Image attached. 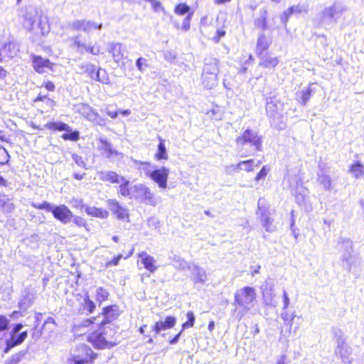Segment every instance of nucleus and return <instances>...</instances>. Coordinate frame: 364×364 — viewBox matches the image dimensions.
<instances>
[{
	"label": "nucleus",
	"mask_w": 364,
	"mask_h": 364,
	"mask_svg": "<svg viewBox=\"0 0 364 364\" xmlns=\"http://www.w3.org/2000/svg\"><path fill=\"white\" fill-rule=\"evenodd\" d=\"M348 11V6L343 1H335L325 6L315 18L316 23L320 27H326L336 23L344 13Z\"/></svg>",
	"instance_id": "obj_1"
},
{
	"label": "nucleus",
	"mask_w": 364,
	"mask_h": 364,
	"mask_svg": "<svg viewBox=\"0 0 364 364\" xmlns=\"http://www.w3.org/2000/svg\"><path fill=\"white\" fill-rule=\"evenodd\" d=\"M257 294L255 288L245 287L238 289L235 294V304L242 307L245 311L251 309V304L255 301Z\"/></svg>",
	"instance_id": "obj_2"
},
{
	"label": "nucleus",
	"mask_w": 364,
	"mask_h": 364,
	"mask_svg": "<svg viewBox=\"0 0 364 364\" xmlns=\"http://www.w3.org/2000/svg\"><path fill=\"white\" fill-rule=\"evenodd\" d=\"M133 191L132 198L139 199L145 203L156 206L157 205V199L149 188L143 183H138L131 187Z\"/></svg>",
	"instance_id": "obj_3"
},
{
	"label": "nucleus",
	"mask_w": 364,
	"mask_h": 364,
	"mask_svg": "<svg viewBox=\"0 0 364 364\" xmlns=\"http://www.w3.org/2000/svg\"><path fill=\"white\" fill-rule=\"evenodd\" d=\"M37 20H38V26L41 30V35L44 36L47 34L50 31L48 23L46 22L43 23L42 21L39 19L36 9L33 8L27 9L23 23L24 27L29 31H33Z\"/></svg>",
	"instance_id": "obj_4"
},
{
	"label": "nucleus",
	"mask_w": 364,
	"mask_h": 364,
	"mask_svg": "<svg viewBox=\"0 0 364 364\" xmlns=\"http://www.w3.org/2000/svg\"><path fill=\"white\" fill-rule=\"evenodd\" d=\"M237 146L241 147L249 144L254 146L256 151H262V139L257 132L252 129L245 130L241 136L236 139Z\"/></svg>",
	"instance_id": "obj_5"
},
{
	"label": "nucleus",
	"mask_w": 364,
	"mask_h": 364,
	"mask_svg": "<svg viewBox=\"0 0 364 364\" xmlns=\"http://www.w3.org/2000/svg\"><path fill=\"white\" fill-rule=\"evenodd\" d=\"M341 248L343 250L341 261L343 267L350 270L352 264L353 242L350 240L342 238L340 240Z\"/></svg>",
	"instance_id": "obj_6"
},
{
	"label": "nucleus",
	"mask_w": 364,
	"mask_h": 364,
	"mask_svg": "<svg viewBox=\"0 0 364 364\" xmlns=\"http://www.w3.org/2000/svg\"><path fill=\"white\" fill-rule=\"evenodd\" d=\"M260 222L262 226L267 232H273L275 230L274 226L272 225L273 220L269 216V208L262 204L261 199L258 201V211Z\"/></svg>",
	"instance_id": "obj_7"
},
{
	"label": "nucleus",
	"mask_w": 364,
	"mask_h": 364,
	"mask_svg": "<svg viewBox=\"0 0 364 364\" xmlns=\"http://www.w3.org/2000/svg\"><path fill=\"white\" fill-rule=\"evenodd\" d=\"M169 173L170 169L167 167L162 166L153 170L150 178L155 182L159 188L164 189L167 187Z\"/></svg>",
	"instance_id": "obj_8"
},
{
	"label": "nucleus",
	"mask_w": 364,
	"mask_h": 364,
	"mask_svg": "<svg viewBox=\"0 0 364 364\" xmlns=\"http://www.w3.org/2000/svg\"><path fill=\"white\" fill-rule=\"evenodd\" d=\"M336 355L339 357L344 364H352L353 359L352 358V348L346 343L340 342V345L336 346L334 350Z\"/></svg>",
	"instance_id": "obj_9"
},
{
	"label": "nucleus",
	"mask_w": 364,
	"mask_h": 364,
	"mask_svg": "<svg viewBox=\"0 0 364 364\" xmlns=\"http://www.w3.org/2000/svg\"><path fill=\"white\" fill-rule=\"evenodd\" d=\"M53 217L63 224L68 223L73 217L72 211L65 205H55L52 212Z\"/></svg>",
	"instance_id": "obj_10"
},
{
	"label": "nucleus",
	"mask_w": 364,
	"mask_h": 364,
	"mask_svg": "<svg viewBox=\"0 0 364 364\" xmlns=\"http://www.w3.org/2000/svg\"><path fill=\"white\" fill-rule=\"evenodd\" d=\"M288 181L289 183V186L292 190H295V195L296 200L299 203H301L304 200V196L306 195V191L302 186V183L299 179L297 176H288Z\"/></svg>",
	"instance_id": "obj_11"
},
{
	"label": "nucleus",
	"mask_w": 364,
	"mask_h": 364,
	"mask_svg": "<svg viewBox=\"0 0 364 364\" xmlns=\"http://www.w3.org/2000/svg\"><path fill=\"white\" fill-rule=\"evenodd\" d=\"M31 58L33 68L37 73H43L46 69H53V63L48 59L36 55H33Z\"/></svg>",
	"instance_id": "obj_12"
},
{
	"label": "nucleus",
	"mask_w": 364,
	"mask_h": 364,
	"mask_svg": "<svg viewBox=\"0 0 364 364\" xmlns=\"http://www.w3.org/2000/svg\"><path fill=\"white\" fill-rule=\"evenodd\" d=\"M70 26L74 30H82L87 33L96 28L102 29V24H97L95 22L86 20H76L72 22Z\"/></svg>",
	"instance_id": "obj_13"
},
{
	"label": "nucleus",
	"mask_w": 364,
	"mask_h": 364,
	"mask_svg": "<svg viewBox=\"0 0 364 364\" xmlns=\"http://www.w3.org/2000/svg\"><path fill=\"white\" fill-rule=\"evenodd\" d=\"M105 332H94L89 337L88 341L97 348L109 347L111 342L107 341Z\"/></svg>",
	"instance_id": "obj_14"
},
{
	"label": "nucleus",
	"mask_w": 364,
	"mask_h": 364,
	"mask_svg": "<svg viewBox=\"0 0 364 364\" xmlns=\"http://www.w3.org/2000/svg\"><path fill=\"white\" fill-rule=\"evenodd\" d=\"M176 323V318L174 316H167L164 321H159L152 326V331L155 334H159L162 331L173 328Z\"/></svg>",
	"instance_id": "obj_15"
},
{
	"label": "nucleus",
	"mask_w": 364,
	"mask_h": 364,
	"mask_svg": "<svg viewBox=\"0 0 364 364\" xmlns=\"http://www.w3.org/2000/svg\"><path fill=\"white\" fill-rule=\"evenodd\" d=\"M138 257L141 259L144 268L149 272H154L157 267L156 266V259L154 257L149 255L146 252L142 251L138 254Z\"/></svg>",
	"instance_id": "obj_16"
},
{
	"label": "nucleus",
	"mask_w": 364,
	"mask_h": 364,
	"mask_svg": "<svg viewBox=\"0 0 364 364\" xmlns=\"http://www.w3.org/2000/svg\"><path fill=\"white\" fill-rule=\"evenodd\" d=\"M260 164V161H255L253 159H250L247 161H242L236 165H232L231 167L237 172L240 170L250 172L254 170V167H259Z\"/></svg>",
	"instance_id": "obj_17"
},
{
	"label": "nucleus",
	"mask_w": 364,
	"mask_h": 364,
	"mask_svg": "<svg viewBox=\"0 0 364 364\" xmlns=\"http://www.w3.org/2000/svg\"><path fill=\"white\" fill-rule=\"evenodd\" d=\"M99 178L102 181H108L112 183H119L124 180V177L112 171H100L97 173Z\"/></svg>",
	"instance_id": "obj_18"
},
{
	"label": "nucleus",
	"mask_w": 364,
	"mask_h": 364,
	"mask_svg": "<svg viewBox=\"0 0 364 364\" xmlns=\"http://www.w3.org/2000/svg\"><path fill=\"white\" fill-rule=\"evenodd\" d=\"M192 278L195 283L204 284L207 280V274L205 269L199 266L191 264Z\"/></svg>",
	"instance_id": "obj_19"
},
{
	"label": "nucleus",
	"mask_w": 364,
	"mask_h": 364,
	"mask_svg": "<svg viewBox=\"0 0 364 364\" xmlns=\"http://www.w3.org/2000/svg\"><path fill=\"white\" fill-rule=\"evenodd\" d=\"M203 72L206 74L214 73L215 75H218L219 60L217 58L212 57L205 58Z\"/></svg>",
	"instance_id": "obj_20"
},
{
	"label": "nucleus",
	"mask_w": 364,
	"mask_h": 364,
	"mask_svg": "<svg viewBox=\"0 0 364 364\" xmlns=\"http://www.w3.org/2000/svg\"><path fill=\"white\" fill-rule=\"evenodd\" d=\"M28 334L26 331L21 332L18 335H11V340L6 341V347L4 350V353H9V351L14 346L21 344L26 338Z\"/></svg>",
	"instance_id": "obj_21"
},
{
	"label": "nucleus",
	"mask_w": 364,
	"mask_h": 364,
	"mask_svg": "<svg viewBox=\"0 0 364 364\" xmlns=\"http://www.w3.org/2000/svg\"><path fill=\"white\" fill-rule=\"evenodd\" d=\"M349 173L355 179L364 178V165L360 161H355L350 166Z\"/></svg>",
	"instance_id": "obj_22"
},
{
	"label": "nucleus",
	"mask_w": 364,
	"mask_h": 364,
	"mask_svg": "<svg viewBox=\"0 0 364 364\" xmlns=\"http://www.w3.org/2000/svg\"><path fill=\"white\" fill-rule=\"evenodd\" d=\"M109 51L112 53L113 59L116 63H119L123 60L124 53L122 43H112L109 46Z\"/></svg>",
	"instance_id": "obj_23"
},
{
	"label": "nucleus",
	"mask_w": 364,
	"mask_h": 364,
	"mask_svg": "<svg viewBox=\"0 0 364 364\" xmlns=\"http://www.w3.org/2000/svg\"><path fill=\"white\" fill-rule=\"evenodd\" d=\"M309 11V6L305 4H299L295 6L289 7L287 11L284 12V16H286V20L289 18L290 16L294 14H302L307 13Z\"/></svg>",
	"instance_id": "obj_24"
},
{
	"label": "nucleus",
	"mask_w": 364,
	"mask_h": 364,
	"mask_svg": "<svg viewBox=\"0 0 364 364\" xmlns=\"http://www.w3.org/2000/svg\"><path fill=\"white\" fill-rule=\"evenodd\" d=\"M202 83L206 88L211 89L215 87L218 82V75L215 74H206L203 72Z\"/></svg>",
	"instance_id": "obj_25"
},
{
	"label": "nucleus",
	"mask_w": 364,
	"mask_h": 364,
	"mask_svg": "<svg viewBox=\"0 0 364 364\" xmlns=\"http://www.w3.org/2000/svg\"><path fill=\"white\" fill-rule=\"evenodd\" d=\"M317 177L318 183L323 186L324 190L331 191L332 189L331 178L323 170L321 169L318 172Z\"/></svg>",
	"instance_id": "obj_26"
},
{
	"label": "nucleus",
	"mask_w": 364,
	"mask_h": 364,
	"mask_svg": "<svg viewBox=\"0 0 364 364\" xmlns=\"http://www.w3.org/2000/svg\"><path fill=\"white\" fill-rule=\"evenodd\" d=\"M85 212L87 215L102 219L108 217V212L102 208H98L94 206H85Z\"/></svg>",
	"instance_id": "obj_27"
},
{
	"label": "nucleus",
	"mask_w": 364,
	"mask_h": 364,
	"mask_svg": "<svg viewBox=\"0 0 364 364\" xmlns=\"http://www.w3.org/2000/svg\"><path fill=\"white\" fill-rule=\"evenodd\" d=\"M15 208L14 203L5 194H0V210L6 213H11Z\"/></svg>",
	"instance_id": "obj_28"
},
{
	"label": "nucleus",
	"mask_w": 364,
	"mask_h": 364,
	"mask_svg": "<svg viewBox=\"0 0 364 364\" xmlns=\"http://www.w3.org/2000/svg\"><path fill=\"white\" fill-rule=\"evenodd\" d=\"M103 314L105 319L102 323H109L115 319L119 316L118 309L116 306H111L104 309Z\"/></svg>",
	"instance_id": "obj_29"
},
{
	"label": "nucleus",
	"mask_w": 364,
	"mask_h": 364,
	"mask_svg": "<svg viewBox=\"0 0 364 364\" xmlns=\"http://www.w3.org/2000/svg\"><path fill=\"white\" fill-rule=\"evenodd\" d=\"M173 266L179 270H184L186 268L191 269V264H188L185 259L178 255H174L172 258Z\"/></svg>",
	"instance_id": "obj_30"
},
{
	"label": "nucleus",
	"mask_w": 364,
	"mask_h": 364,
	"mask_svg": "<svg viewBox=\"0 0 364 364\" xmlns=\"http://www.w3.org/2000/svg\"><path fill=\"white\" fill-rule=\"evenodd\" d=\"M119 183V193L124 197L132 198L133 191L131 190V187H129L130 183L129 181L124 177V180H122Z\"/></svg>",
	"instance_id": "obj_31"
},
{
	"label": "nucleus",
	"mask_w": 364,
	"mask_h": 364,
	"mask_svg": "<svg viewBox=\"0 0 364 364\" xmlns=\"http://www.w3.org/2000/svg\"><path fill=\"white\" fill-rule=\"evenodd\" d=\"M269 47V43L264 33H260L258 37L257 43V53L262 54L263 51L266 50Z\"/></svg>",
	"instance_id": "obj_32"
},
{
	"label": "nucleus",
	"mask_w": 364,
	"mask_h": 364,
	"mask_svg": "<svg viewBox=\"0 0 364 364\" xmlns=\"http://www.w3.org/2000/svg\"><path fill=\"white\" fill-rule=\"evenodd\" d=\"M132 160L133 161V162L134 164H139L141 166L139 169L144 172V173L145 174L146 176H147L149 178L151 177L152 172H153V170H151L152 166H151V163L147 162V161H138V160L134 159L132 158Z\"/></svg>",
	"instance_id": "obj_33"
},
{
	"label": "nucleus",
	"mask_w": 364,
	"mask_h": 364,
	"mask_svg": "<svg viewBox=\"0 0 364 364\" xmlns=\"http://www.w3.org/2000/svg\"><path fill=\"white\" fill-rule=\"evenodd\" d=\"M160 139V143L158 145V150L157 152L155 154V158L157 160H166L168 159V154L166 151V149L164 144V141L162 139Z\"/></svg>",
	"instance_id": "obj_34"
},
{
	"label": "nucleus",
	"mask_w": 364,
	"mask_h": 364,
	"mask_svg": "<svg viewBox=\"0 0 364 364\" xmlns=\"http://www.w3.org/2000/svg\"><path fill=\"white\" fill-rule=\"evenodd\" d=\"M277 104L274 97H269L267 99L266 110L267 114L272 117L276 116L277 113Z\"/></svg>",
	"instance_id": "obj_35"
},
{
	"label": "nucleus",
	"mask_w": 364,
	"mask_h": 364,
	"mask_svg": "<svg viewBox=\"0 0 364 364\" xmlns=\"http://www.w3.org/2000/svg\"><path fill=\"white\" fill-rule=\"evenodd\" d=\"M76 112L83 116L85 119L91 114L94 110L92 107L87 104H79L75 106Z\"/></svg>",
	"instance_id": "obj_36"
},
{
	"label": "nucleus",
	"mask_w": 364,
	"mask_h": 364,
	"mask_svg": "<svg viewBox=\"0 0 364 364\" xmlns=\"http://www.w3.org/2000/svg\"><path fill=\"white\" fill-rule=\"evenodd\" d=\"M46 127L50 129L59 130V131H66L70 132V127L63 122H52L46 124Z\"/></svg>",
	"instance_id": "obj_37"
},
{
	"label": "nucleus",
	"mask_w": 364,
	"mask_h": 364,
	"mask_svg": "<svg viewBox=\"0 0 364 364\" xmlns=\"http://www.w3.org/2000/svg\"><path fill=\"white\" fill-rule=\"evenodd\" d=\"M278 63L279 60L277 58L268 56L262 59L259 65L264 68H275Z\"/></svg>",
	"instance_id": "obj_38"
},
{
	"label": "nucleus",
	"mask_w": 364,
	"mask_h": 364,
	"mask_svg": "<svg viewBox=\"0 0 364 364\" xmlns=\"http://www.w3.org/2000/svg\"><path fill=\"white\" fill-rule=\"evenodd\" d=\"M103 84H109V77L105 70L99 68L95 74V78H92Z\"/></svg>",
	"instance_id": "obj_39"
},
{
	"label": "nucleus",
	"mask_w": 364,
	"mask_h": 364,
	"mask_svg": "<svg viewBox=\"0 0 364 364\" xmlns=\"http://www.w3.org/2000/svg\"><path fill=\"white\" fill-rule=\"evenodd\" d=\"M100 144L98 145V149L101 151H103L105 154H106V156L107 157L109 152L112 151V144L107 139L103 138L99 139Z\"/></svg>",
	"instance_id": "obj_40"
},
{
	"label": "nucleus",
	"mask_w": 364,
	"mask_h": 364,
	"mask_svg": "<svg viewBox=\"0 0 364 364\" xmlns=\"http://www.w3.org/2000/svg\"><path fill=\"white\" fill-rule=\"evenodd\" d=\"M86 119L100 126H103L105 123V120L95 110H93Z\"/></svg>",
	"instance_id": "obj_41"
},
{
	"label": "nucleus",
	"mask_w": 364,
	"mask_h": 364,
	"mask_svg": "<svg viewBox=\"0 0 364 364\" xmlns=\"http://www.w3.org/2000/svg\"><path fill=\"white\" fill-rule=\"evenodd\" d=\"M311 85H310L307 88L302 90L299 92V95L301 97V104L303 105H306L311 97V93L313 92L312 89L311 88Z\"/></svg>",
	"instance_id": "obj_42"
},
{
	"label": "nucleus",
	"mask_w": 364,
	"mask_h": 364,
	"mask_svg": "<svg viewBox=\"0 0 364 364\" xmlns=\"http://www.w3.org/2000/svg\"><path fill=\"white\" fill-rule=\"evenodd\" d=\"M333 337L336 341V346L340 345V342L341 343L342 342L343 343H346V339L344 338V333L343 332V331L341 329H340L338 328H333Z\"/></svg>",
	"instance_id": "obj_43"
},
{
	"label": "nucleus",
	"mask_w": 364,
	"mask_h": 364,
	"mask_svg": "<svg viewBox=\"0 0 364 364\" xmlns=\"http://www.w3.org/2000/svg\"><path fill=\"white\" fill-rule=\"evenodd\" d=\"M31 205L35 208L41 209V210H46L48 212H51V213L53 212L54 207H55V205H53L51 203H48L47 201H44L42 203H32Z\"/></svg>",
	"instance_id": "obj_44"
},
{
	"label": "nucleus",
	"mask_w": 364,
	"mask_h": 364,
	"mask_svg": "<svg viewBox=\"0 0 364 364\" xmlns=\"http://www.w3.org/2000/svg\"><path fill=\"white\" fill-rule=\"evenodd\" d=\"M109 292L104 288L100 287L97 289L96 300L99 302H102L108 299Z\"/></svg>",
	"instance_id": "obj_45"
},
{
	"label": "nucleus",
	"mask_w": 364,
	"mask_h": 364,
	"mask_svg": "<svg viewBox=\"0 0 364 364\" xmlns=\"http://www.w3.org/2000/svg\"><path fill=\"white\" fill-rule=\"evenodd\" d=\"M188 321L183 323L182 325V331L187 328L193 327L195 322V316L192 311H188L186 314Z\"/></svg>",
	"instance_id": "obj_46"
},
{
	"label": "nucleus",
	"mask_w": 364,
	"mask_h": 364,
	"mask_svg": "<svg viewBox=\"0 0 364 364\" xmlns=\"http://www.w3.org/2000/svg\"><path fill=\"white\" fill-rule=\"evenodd\" d=\"M69 133H65L62 135V138L64 140H70L73 141H76L79 139V132L77 131H70Z\"/></svg>",
	"instance_id": "obj_47"
},
{
	"label": "nucleus",
	"mask_w": 364,
	"mask_h": 364,
	"mask_svg": "<svg viewBox=\"0 0 364 364\" xmlns=\"http://www.w3.org/2000/svg\"><path fill=\"white\" fill-rule=\"evenodd\" d=\"M190 7L186 4H179L175 8V13L178 15H184L189 14Z\"/></svg>",
	"instance_id": "obj_48"
},
{
	"label": "nucleus",
	"mask_w": 364,
	"mask_h": 364,
	"mask_svg": "<svg viewBox=\"0 0 364 364\" xmlns=\"http://www.w3.org/2000/svg\"><path fill=\"white\" fill-rule=\"evenodd\" d=\"M262 296H263V300H264V303L265 304V305H267V306L272 305V298H273L272 289L262 290Z\"/></svg>",
	"instance_id": "obj_49"
},
{
	"label": "nucleus",
	"mask_w": 364,
	"mask_h": 364,
	"mask_svg": "<svg viewBox=\"0 0 364 364\" xmlns=\"http://www.w3.org/2000/svg\"><path fill=\"white\" fill-rule=\"evenodd\" d=\"M255 26L262 30L264 31L267 29V23L266 20V11L262 16L260 18L255 21Z\"/></svg>",
	"instance_id": "obj_50"
},
{
	"label": "nucleus",
	"mask_w": 364,
	"mask_h": 364,
	"mask_svg": "<svg viewBox=\"0 0 364 364\" xmlns=\"http://www.w3.org/2000/svg\"><path fill=\"white\" fill-rule=\"evenodd\" d=\"M9 155L5 148L0 146V165H4L8 163Z\"/></svg>",
	"instance_id": "obj_51"
},
{
	"label": "nucleus",
	"mask_w": 364,
	"mask_h": 364,
	"mask_svg": "<svg viewBox=\"0 0 364 364\" xmlns=\"http://www.w3.org/2000/svg\"><path fill=\"white\" fill-rule=\"evenodd\" d=\"M84 302L85 309L89 311L90 313H92L93 310L95 309V304L92 300L90 299L87 294L85 295L84 298Z\"/></svg>",
	"instance_id": "obj_52"
},
{
	"label": "nucleus",
	"mask_w": 364,
	"mask_h": 364,
	"mask_svg": "<svg viewBox=\"0 0 364 364\" xmlns=\"http://www.w3.org/2000/svg\"><path fill=\"white\" fill-rule=\"evenodd\" d=\"M107 205H108L109 210L112 212H113L114 214L121 207L119 202L117 200H113V199H109L107 200Z\"/></svg>",
	"instance_id": "obj_53"
},
{
	"label": "nucleus",
	"mask_w": 364,
	"mask_h": 364,
	"mask_svg": "<svg viewBox=\"0 0 364 364\" xmlns=\"http://www.w3.org/2000/svg\"><path fill=\"white\" fill-rule=\"evenodd\" d=\"M38 101L45 102L49 107H53L55 104L54 102L48 98L46 95H43L39 94L38 96L35 99L34 102H37Z\"/></svg>",
	"instance_id": "obj_54"
},
{
	"label": "nucleus",
	"mask_w": 364,
	"mask_h": 364,
	"mask_svg": "<svg viewBox=\"0 0 364 364\" xmlns=\"http://www.w3.org/2000/svg\"><path fill=\"white\" fill-rule=\"evenodd\" d=\"M116 215L118 219L124 220L129 218V213L127 208L121 206L119 209L116 212Z\"/></svg>",
	"instance_id": "obj_55"
},
{
	"label": "nucleus",
	"mask_w": 364,
	"mask_h": 364,
	"mask_svg": "<svg viewBox=\"0 0 364 364\" xmlns=\"http://www.w3.org/2000/svg\"><path fill=\"white\" fill-rule=\"evenodd\" d=\"M87 362V358H82L77 355H72L68 360L69 364H85Z\"/></svg>",
	"instance_id": "obj_56"
},
{
	"label": "nucleus",
	"mask_w": 364,
	"mask_h": 364,
	"mask_svg": "<svg viewBox=\"0 0 364 364\" xmlns=\"http://www.w3.org/2000/svg\"><path fill=\"white\" fill-rule=\"evenodd\" d=\"M72 159L79 167L87 168L86 164L85 163V161H83V159L81 156H78L76 154H73Z\"/></svg>",
	"instance_id": "obj_57"
},
{
	"label": "nucleus",
	"mask_w": 364,
	"mask_h": 364,
	"mask_svg": "<svg viewBox=\"0 0 364 364\" xmlns=\"http://www.w3.org/2000/svg\"><path fill=\"white\" fill-rule=\"evenodd\" d=\"M294 312H293L291 314H289L286 310H283V312L281 314V318L285 322H291L294 320Z\"/></svg>",
	"instance_id": "obj_58"
},
{
	"label": "nucleus",
	"mask_w": 364,
	"mask_h": 364,
	"mask_svg": "<svg viewBox=\"0 0 364 364\" xmlns=\"http://www.w3.org/2000/svg\"><path fill=\"white\" fill-rule=\"evenodd\" d=\"M192 16H193V14L189 13L188 14V16L184 18L183 23H182L181 29H183L185 31H187L190 29V26H191L190 21L192 18Z\"/></svg>",
	"instance_id": "obj_59"
},
{
	"label": "nucleus",
	"mask_w": 364,
	"mask_h": 364,
	"mask_svg": "<svg viewBox=\"0 0 364 364\" xmlns=\"http://www.w3.org/2000/svg\"><path fill=\"white\" fill-rule=\"evenodd\" d=\"M74 46H76L80 53H82L83 49H85L86 44L82 43L78 36H76L74 40Z\"/></svg>",
	"instance_id": "obj_60"
},
{
	"label": "nucleus",
	"mask_w": 364,
	"mask_h": 364,
	"mask_svg": "<svg viewBox=\"0 0 364 364\" xmlns=\"http://www.w3.org/2000/svg\"><path fill=\"white\" fill-rule=\"evenodd\" d=\"M122 258V255H121V254L118 255L117 257H114L113 259L106 262V264H105L106 267L117 266L119 264V262Z\"/></svg>",
	"instance_id": "obj_61"
},
{
	"label": "nucleus",
	"mask_w": 364,
	"mask_h": 364,
	"mask_svg": "<svg viewBox=\"0 0 364 364\" xmlns=\"http://www.w3.org/2000/svg\"><path fill=\"white\" fill-rule=\"evenodd\" d=\"M268 171L269 170L267 168L266 166H263L262 168V169L260 170V171L256 176L255 181H259L261 179L264 178L267 176V175Z\"/></svg>",
	"instance_id": "obj_62"
},
{
	"label": "nucleus",
	"mask_w": 364,
	"mask_h": 364,
	"mask_svg": "<svg viewBox=\"0 0 364 364\" xmlns=\"http://www.w3.org/2000/svg\"><path fill=\"white\" fill-rule=\"evenodd\" d=\"M85 72L87 73L89 76L92 79L95 78V67L92 64H87L85 65Z\"/></svg>",
	"instance_id": "obj_63"
},
{
	"label": "nucleus",
	"mask_w": 364,
	"mask_h": 364,
	"mask_svg": "<svg viewBox=\"0 0 364 364\" xmlns=\"http://www.w3.org/2000/svg\"><path fill=\"white\" fill-rule=\"evenodd\" d=\"M150 3L151 4L152 9L156 12H159L160 11H164V8L160 1H156V0H151Z\"/></svg>",
	"instance_id": "obj_64"
}]
</instances>
